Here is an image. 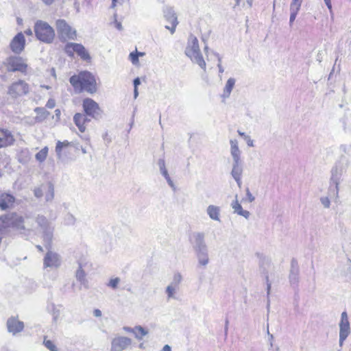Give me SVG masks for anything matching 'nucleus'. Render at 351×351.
Returning <instances> with one entry per match:
<instances>
[{"instance_id": "nucleus-1", "label": "nucleus", "mask_w": 351, "mask_h": 351, "mask_svg": "<svg viewBox=\"0 0 351 351\" xmlns=\"http://www.w3.org/2000/svg\"><path fill=\"white\" fill-rule=\"evenodd\" d=\"M32 221L30 218H23L16 213H10L0 217V232H3L8 228H12L21 233L29 234L34 228L29 226Z\"/></svg>"}, {"instance_id": "nucleus-2", "label": "nucleus", "mask_w": 351, "mask_h": 351, "mask_svg": "<svg viewBox=\"0 0 351 351\" xmlns=\"http://www.w3.org/2000/svg\"><path fill=\"white\" fill-rule=\"evenodd\" d=\"M69 81L77 93L86 91L93 94L97 91L96 80L88 71H83L77 75H73Z\"/></svg>"}, {"instance_id": "nucleus-3", "label": "nucleus", "mask_w": 351, "mask_h": 351, "mask_svg": "<svg viewBox=\"0 0 351 351\" xmlns=\"http://www.w3.org/2000/svg\"><path fill=\"white\" fill-rule=\"evenodd\" d=\"M185 54L192 62L197 64L200 68L206 71V64L201 53L197 38L191 35L189 38L187 46L185 49Z\"/></svg>"}, {"instance_id": "nucleus-4", "label": "nucleus", "mask_w": 351, "mask_h": 351, "mask_svg": "<svg viewBox=\"0 0 351 351\" xmlns=\"http://www.w3.org/2000/svg\"><path fill=\"white\" fill-rule=\"evenodd\" d=\"M35 222L42 233L45 247L46 249L51 248L54 231L52 223L43 215H38L35 219Z\"/></svg>"}, {"instance_id": "nucleus-5", "label": "nucleus", "mask_w": 351, "mask_h": 351, "mask_svg": "<svg viewBox=\"0 0 351 351\" xmlns=\"http://www.w3.org/2000/svg\"><path fill=\"white\" fill-rule=\"evenodd\" d=\"M34 32L36 38L45 43H51L54 39L53 29L46 22L38 21L34 25Z\"/></svg>"}, {"instance_id": "nucleus-6", "label": "nucleus", "mask_w": 351, "mask_h": 351, "mask_svg": "<svg viewBox=\"0 0 351 351\" xmlns=\"http://www.w3.org/2000/svg\"><path fill=\"white\" fill-rule=\"evenodd\" d=\"M343 169V166L340 163H337L331 170L330 186L328 189V195L330 198L337 199L339 197V185L342 176Z\"/></svg>"}, {"instance_id": "nucleus-7", "label": "nucleus", "mask_w": 351, "mask_h": 351, "mask_svg": "<svg viewBox=\"0 0 351 351\" xmlns=\"http://www.w3.org/2000/svg\"><path fill=\"white\" fill-rule=\"evenodd\" d=\"M29 92V84L22 80L12 83L8 88V94L12 98L22 97Z\"/></svg>"}, {"instance_id": "nucleus-8", "label": "nucleus", "mask_w": 351, "mask_h": 351, "mask_svg": "<svg viewBox=\"0 0 351 351\" xmlns=\"http://www.w3.org/2000/svg\"><path fill=\"white\" fill-rule=\"evenodd\" d=\"M5 65L8 71L10 72L19 71L25 73L27 68L25 60L19 56H10L8 58L5 62Z\"/></svg>"}, {"instance_id": "nucleus-9", "label": "nucleus", "mask_w": 351, "mask_h": 351, "mask_svg": "<svg viewBox=\"0 0 351 351\" xmlns=\"http://www.w3.org/2000/svg\"><path fill=\"white\" fill-rule=\"evenodd\" d=\"M64 51L69 56L73 57L74 53H76L84 60H90L88 52L82 44L68 43L65 45Z\"/></svg>"}, {"instance_id": "nucleus-10", "label": "nucleus", "mask_w": 351, "mask_h": 351, "mask_svg": "<svg viewBox=\"0 0 351 351\" xmlns=\"http://www.w3.org/2000/svg\"><path fill=\"white\" fill-rule=\"evenodd\" d=\"M56 28L60 36L63 40H75L77 36L76 31L63 19L56 21Z\"/></svg>"}, {"instance_id": "nucleus-11", "label": "nucleus", "mask_w": 351, "mask_h": 351, "mask_svg": "<svg viewBox=\"0 0 351 351\" xmlns=\"http://www.w3.org/2000/svg\"><path fill=\"white\" fill-rule=\"evenodd\" d=\"M47 252L43 258V267L44 268H58L62 263L61 257L59 254L51 250V248L47 249Z\"/></svg>"}, {"instance_id": "nucleus-12", "label": "nucleus", "mask_w": 351, "mask_h": 351, "mask_svg": "<svg viewBox=\"0 0 351 351\" xmlns=\"http://www.w3.org/2000/svg\"><path fill=\"white\" fill-rule=\"evenodd\" d=\"M83 108L86 114L94 119H98L101 117V110L99 104L93 99L86 98L83 101Z\"/></svg>"}, {"instance_id": "nucleus-13", "label": "nucleus", "mask_w": 351, "mask_h": 351, "mask_svg": "<svg viewBox=\"0 0 351 351\" xmlns=\"http://www.w3.org/2000/svg\"><path fill=\"white\" fill-rule=\"evenodd\" d=\"M350 333V322L348 314L343 311L341 315V320L339 322V346L341 347L344 341L347 339Z\"/></svg>"}, {"instance_id": "nucleus-14", "label": "nucleus", "mask_w": 351, "mask_h": 351, "mask_svg": "<svg viewBox=\"0 0 351 351\" xmlns=\"http://www.w3.org/2000/svg\"><path fill=\"white\" fill-rule=\"evenodd\" d=\"M194 252L208 249L205 241V234L203 232H193L189 239Z\"/></svg>"}, {"instance_id": "nucleus-15", "label": "nucleus", "mask_w": 351, "mask_h": 351, "mask_svg": "<svg viewBox=\"0 0 351 351\" xmlns=\"http://www.w3.org/2000/svg\"><path fill=\"white\" fill-rule=\"evenodd\" d=\"M132 344V339L129 337L117 335L111 341L110 351H123Z\"/></svg>"}, {"instance_id": "nucleus-16", "label": "nucleus", "mask_w": 351, "mask_h": 351, "mask_svg": "<svg viewBox=\"0 0 351 351\" xmlns=\"http://www.w3.org/2000/svg\"><path fill=\"white\" fill-rule=\"evenodd\" d=\"M15 142V137L10 130L0 128V149L11 147Z\"/></svg>"}, {"instance_id": "nucleus-17", "label": "nucleus", "mask_w": 351, "mask_h": 351, "mask_svg": "<svg viewBox=\"0 0 351 351\" xmlns=\"http://www.w3.org/2000/svg\"><path fill=\"white\" fill-rule=\"evenodd\" d=\"M25 46V38L22 32L18 33L11 40L10 47L16 54H20Z\"/></svg>"}, {"instance_id": "nucleus-18", "label": "nucleus", "mask_w": 351, "mask_h": 351, "mask_svg": "<svg viewBox=\"0 0 351 351\" xmlns=\"http://www.w3.org/2000/svg\"><path fill=\"white\" fill-rule=\"evenodd\" d=\"M233 162L231 174L240 187L241 184V174L243 172L242 161L240 159V155H233Z\"/></svg>"}, {"instance_id": "nucleus-19", "label": "nucleus", "mask_w": 351, "mask_h": 351, "mask_svg": "<svg viewBox=\"0 0 351 351\" xmlns=\"http://www.w3.org/2000/svg\"><path fill=\"white\" fill-rule=\"evenodd\" d=\"M6 326L8 331L15 335L24 329V323L16 317H11L7 320Z\"/></svg>"}, {"instance_id": "nucleus-20", "label": "nucleus", "mask_w": 351, "mask_h": 351, "mask_svg": "<svg viewBox=\"0 0 351 351\" xmlns=\"http://www.w3.org/2000/svg\"><path fill=\"white\" fill-rule=\"evenodd\" d=\"M195 254L197 260V266L206 268L210 262L208 249L196 252Z\"/></svg>"}, {"instance_id": "nucleus-21", "label": "nucleus", "mask_w": 351, "mask_h": 351, "mask_svg": "<svg viewBox=\"0 0 351 351\" xmlns=\"http://www.w3.org/2000/svg\"><path fill=\"white\" fill-rule=\"evenodd\" d=\"M15 201L14 197L7 193H0V208L6 210L12 206Z\"/></svg>"}, {"instance_id": "nucleus-22", "label": "nucleus", "mask_w": 351, "mask_h": 351, "mask_svg": "<svg viewBox=\"0 0 351 351\" xmlns=\"http://www.w3.org/2000/svg\"><path fill=\"white\" fill-rule=\"evenodd\" d=\"M157 165L159 168L161 175L165 178V180H167V182L168 183L169 186L171 189H175L176 186L168 173V171L166 167L165 161L163 159H159L157 162Z\"/></svg>"}, {"instance_id": "nucleus-23", "label": "nucleus", "mask_w": 351, "mask_h": 351, "mask_svg": "<svg viewBox=\"0 0 351 351\" xmlns=\"http://www.w3.org/2000/svg\"><path fill=\"white\" fill-rule=\"evenodd\" d=\"M157 165L159 168L161 175L165 178V180H167V182L168 183L169 186L171 189H175L176 186L168 173V171L166 167L165 161L163 159H159L157 162Z\"/></svg>"}, {"instance_id": "nucleus-24", "label": "nucleus", "mask_w": 351, "mask_h": 351, "mask_svg": "<svg viewBox=\"0 0 351 351\" xmlns=\"http://www.w3.org/2000/svg\"><path fill=\"white\" fill-rule=\"evenodd\" d=\"M73 121L79 130L81 132H84L86 130L85 123L90 121V120L86 117V115L82 113H76L73 117Z\"/></svg>"}, {"instance_id": "nucleus-25", "label": "nucleus", "mask_w": 351, "mask_h": 351, "mask_svg": "<svg viewBox=\"0 0 351 351\" xmlns=\"http://www.w3.org/2000/svg\"><path fill=\"white\" fill-rule=\"evenodd\" d=\"M235 197V201L232 202L231 204V206L234 210V213H237L239 215L244 217L245 219H248L250 215V212L243 209L241 205L237 200V195H236Z\"/></svg>"}, {"instance_id": "nucleus-26", "label": "nucleus", "mask_w": 351, "mask_h": 351, "mask_svg": "<svg viewBox=\"0 0 351 351\" xmlns=\"http://www.w3.org/2000/svg\"><path fill=\"white\" fill-rule=\"evenodd\" d=\"M86 263H84L82 261L78 262V269L75 272V278L76 279L81 283V285H84L87 280L86 279V273L84 270V267H85Z\"/></svg>"}, {"instance_id": "nucleus-27", "label": "nucleus", "mask_w": 351, "mask_h": 351, "mask_svg": "<svg viewBox=\"0 0 351 351\" xmlns=\"http://www.w3.org/2000/svg\"><path fill=\"white\" fill-rule=\"evenodd\" d=\"M220 208L215 205H209L206 208L207 215L215 221H220Z\"/></svg>"}, {"instance_id": "nucleus-28", "label": "nucleus", "mask_w": 351, "mask_h": 351, "mask_svg": "<svg viewBox=\"0 0 351 351\" xmlns=\"http://www.w3.org/2000/svg\"><path fill=\"white\" fill-rule=\"evenodd\" d=\"M163 14L165 19L169 23H178L177 16L172 8L167 7L163 10Z\"/></svg>"}, {"instance_id": "nucleus-29", "label": "nucleus", "mask_w": 351, "mask_h": 351, "mask_svg": "<svg viewBox=\"0 0 351 351\" xmlns=\"http://www.w3.org/2000/svg\"><path fill=\"white\" fill-rule=\"evenodd\" d=\"M235 80L232 77H230L226 82V86L223 88V92L222 94V97L224 99L228 98L230 95V93L234 86Z\"/></svg>"}, {"instance_id": "nucleus-30", "label": "nucleus", "mask_w": 351, "mask_h": 351, "mask_svg": "<svg viewBox=\"0 0 351 351\" xmlns=\"http://www.w3.org/2000/svg\"><path fill=\"white\" fill-rule=\"evenodd\" d=\"M180 287L174 286L173 285L169 284L165 289V293L167 294V300L171 299H177L176 294L178 293Z\"/></svg>"}, {"instance_id": "nucleus-31", "label": "nucleus", "mask_w": 351, "mask_h": 351, "mask_svg": "<svg viewBox=\"0 0 351 351\" xmlns=\"http://www.w3.org/2000/svg\"><path fill=\"white\" fill-rule=\"evenodd\" d=\"M61 306H56L53 303L49 304L47 306L48 311L53 315V320L56 322L60 315Z\"/></svg>"}, {"instance_id": "nucleus-32", "label": "nucleus", "mask_w": 351, "mask_h": 351, "mask_svg": "<svg viewBox=\"0 0 351 351\" xmlns=\"http://www.w3.org/2000/svg\"><path fill=\"white\" fill-rule=\"evenodd\" d=\"M45 186L47 189L45 195V200L47 202L52 201L54 197V186L51 182H49Z\"/></svg>"}, {"instance_id": "nucleus-33", "label": "nucleus", "mask_w": 351, "mask_h": 351, "mask_svg": "<svg viewBox=\"0 0 351 351\" xmlns=\"http://www.w3.org/2000/svg\"><path fill=\"white\" fill-rule=\"evenodd\" d=\"M289 278L292 286H297L299 282V271L290 270Z\"/></svg>"}, {"instance_id": "nucleus-34", "label": "nucleus", "mask_w": 351, "mask_h": 351, "mask_svg": "<svg viewBox=\"0 0 351 351\" xmlns=\"http://www.w3.org/2000/svg\"><path fill=\"white\" fill-rule=\"evenodd\" d=\"M302 1V0H292L290 4V12L298 13L300 9Z\"/></svg>"}, {"instance_id": "nucleus-35", "label": "nucleus", "mask_w": 351, "mask_h": 351, "mask_svg": "<svg viewBox=\"0 0 351 351\" xmlns=\"http://www.w3.org/2000/svg\"><path fill=\"white\" fill-rule=\"evenodd\" d=\"M148 332L141 326H136L135 337L139 340L142 339L144 336L147 335Z\"/></svg>"}, {"instance_id": "nucleus-36", "label": "nucleus", "mask_w": 351, "mask_h": 351, "mask_svg": "<svg viewBox=\"0 0 351 351\" xmlns=\"http://www.w3.org/2000/svg\"><path fill=\"white\" fill-rule=\"evenodd\" d=\"M182 281V276L180 272L174 273L171 285L180 287V285Z\"/></svg>"}, {"instance_id": "nucleus-37", "label": "nucleus", "mask_w": 351, "mask_h": 351, "mask_svg": "<svg viewBox=\"0 0 351 351\" xmlns=\"http://www.w3.org/2000/svg\"><path fill=\"white\" fill-rule=\"evenodd\" d=\"M43 344L50 351H58V349L53 342L51 340L47 339L46 337L44 338Z\"/></svg>"}, {"instance_id": "nucleus-38", "label": "nucleus", "mask_w": 351, "mask_h": 351, "mask_svg": "<svg viewBox=\"0 0 351 351\" xmlns=\"http://www.w3.org/2000/svg\"><path fill=\"white\" fill-rule=\"evenodd\" d=\"M76 221L75 217L71 213H67L64 219V222L65 225L67 226H73L75 224Z\"/></svg>"}, {"instance_id": "nucleus-39", "label": "nucleus", "mask_w": 351, "mask_h": 351, "mask_svg": "<svg viewBox=\"0 0 351 351\" xmlns=\"http://www.w3.org/2000/svg\"><path fill=\"white\" fill-rule=\"evenodd\" d=\"M266 283H267V310H269V306H270V300H269V294H270V290L271 287V284L269 280V276H266L265 277Z\"/></svg>"}, {"instance_id": "nucleus-40", "label": "nucleus", "mask_w": 351, "mask_h": 351, "mask_svg": "<svg viewBox=\"0 0 351 351\" xmlns=\"http://www.w3.org/2000/svg\"><path fill=\"white\" fill-rule=\"evenodd\" d=\"M129 59L134 65H137L138 64L139 60L137 50L130 53Z\"/></svg>"}, {"instance_id": "nucleus-41", "label": "nucleus", "mask_w": 351, "mask_h": 351, "mask_svg": "<svg viewBox=\"0 0 351 351\" xmlns=\"http://www.w3.org/2000/svg\"><path fill=\"white\" fill-rule=\"evenodd\" d=\"M70 143L67 141L63 142L58 141L56 146V152L57 154H60L62 151L63 147H68Z\"/></svg>"}, {"instance_id": "nucleus-42", "label": "nucleus", "mask_w": 351, "mask_h": 351, "mask_svg": "<svg viewBox=\"0 0 351 351\" xmlns=\"http://www.w3.org/2000/svg\"><path fill=\"white\" fill-rule=\"evenodd\" d=\"M121 280L119 278L116 277L114 278H112L110 280L108 283L107 284V286L109 287H111L113 289H116L118 287L119 283L120 282Z\"/></svg>"}, {"instance_id": "nucleus-43", "label": "nucleus", "mask_w": 351, "mask_h": 351, "mask_svg": "<svg viewBox=\"0 0 351 351\" xmlns=\"http://www.w3.org/2000/svg\"><path fill=\"white\" fill-rule=\"evenodd\" d=\"M44 190H46V186L45 185H42L40 187L34 189V194L37 198H40L43 195Z\"/></svg>"}, {"instance_id": "nucleus-44", "label": "nucleus", "mask_w": 351, "mask_h": 351, "mask_svg": "<svg viewBox=\"0 0 351 351\" xmlns=\"http://www.w3.org/2000/svg\"><path fill=\"white\" fill-rule=\"evenodd\" d=\"M231 154H237L239 150L238 142L237 140L230 141Z\"/></svg>"}, {"instance_id": "nucleus-45", "label": "nucleus", "mask_w": 351, "mask_h": 351, "mask_svg": "<svg viewBox=\"0 0 351 351\" xmlns=\"http://www.w3.org/2000/svg\"><path fill=\"white\" fill-rule=\"evenodd\" d=\"M117 14H114V21L111 22V25H114V26L119 31H121L123 29V27L121 25V22L118 21L117 20Z\"/></svg>"}, {"instance_id": "nucleus-46", "label": "nucleus", "mask_w": 351, "mask_h": 351, "mask_svg": "<svg viewBox=\"0 0 351 351\" xmlns=\"http://www.w3.org/2000/svg\"><path fill=\"white\" fill-rule=\"evenodd\" d=\"M320 202L326 208H328L330 206V201L328 197H322L320 198Z\"/></svg>"}, {"instance_id": "nucleus-47", "label": "nucleus", "mask_w": 351, "mask_h": 351, "mask_svg": "<svg viewBox=\"0 0 351 351\" xmlns=\"http://www.w3.org/2000/svg\"><path fill=\"white\" fill-rule=\"evenodd\" d=\"M290 270H295V271H299V266L298 263L296 259L293 258L291 262V269Z\"/></svg>"}, {"instance_id": "nucleus-48", "label": "nucleus", "mask_w": 351, "mask_h": 351, "mask_svg": "<svg viewBox=\"0 0 351 351\" xmlns=\"http://www.w3.org/2000/svg\"><path fill=\"white\" fill-rule=\"evenodd\" d=\"M215 56L218 60L217 66L219 68V72L220 73H222L224 71V69H223V66H221V58L218 53H215Z\"/></svg>"}, {"instance_id": "nucleus-49", "label": "nucleus", "mask_w": 351, "mask_h": 351, "mask_svg": "<svg viewBox=\"0 0 351 351\" xmlns=\"http://www.w3.org/2000/svg\"><path fill=\"white\" fill-rule=\"evenodd\" d=\"M246 197L249 202H252L255 199L254 196L251 193L248 188L246 189Z\"/></svg>"}, {"instance_id": "nucleus-50", "label": "nucleus", "mask_w": 351, "mask_h": 351, "mask_svg": "<svg viewBox=\"0 0 351 351\" xmlns=\"http://www.w3.org/2000/svg\"><path fill=\"white\" fill-rule=\"evenodd\" d=\"M171 27L169 25H165V28L169 29L170 31L171 34H173L176 31V26L178 24V23H171Z\"/></svg>"}, {"instance_id": "nucleus-51", "label": "nucleus", "mask_w": 351, "mask_h": 351, "mask_svg": "<svg viewBox=\"0 0 351 351\" xmlns=\"http://www.w3.org/2000/svg\"><path fill=\"white\" fill-rule=\"evenodd\" d=\"M56 106V101L54 99H49L47 102V104H46V106L48 108H53Z\"/></svg>"}, {"instance_id": "nucleus-52", "label": "nucleus", "mask_w": 351, "mask_h": 351, "mask_svg": "<svg viewBox=\"0 0 351 351\" xmlns=\"http://www.w3.org/2000/svg\"><path fill=\"white\" fill-rule=\"evenodd\" d=\"M123 329L125 331V332H132L133 333L134 335L136 334V326L134 328H130V327H128V326H124L123 328Z\"/></svg>"}, {"instance_id": "nucleus-53", "label": "nucleus", "mask_w": 351, "mask_h": 351, "mask_svg": "<svg viewBox=\"0 0 351 351\" xmlns=\"http://www.w3.org/2000/svg\"><path fill=\"white\" fill-rule=\"evenodd\" d=\"M244 140L245 141V142H246V143L247 144L248 146H250V147H253L254 146L253 140L251 139L250 136H245V139Z\"/></svg>"}, {"instance_id": "nucleus-54", "label": "nucleus", "mask_w": 351, "mask_h": 351, "mask_svg": "<svg viewBox=\"0 0 351 351\" xmlns=\"http://www.w3.org/2000/svg\"><path fill=\"white\" fill-rule=\"evenodd\" d=\"M36 158L39 162H43L46 160L47 155H35Z\"/></svg>"}, {"instance_id": "nucleus-55", "label": "nucleus", "mask_w": 351, "mask_h": 351, "mask_svg": "<svg viewBox=\"0 0 351 351\" xmlns=\"http://www.w3.org/2000/svg\"><path fill=\"white\" fill-rule=\"evenodd\" d=\"M298 13H295L294 12H290V19H289V22L291 24L295 19L296 18V16H297Z\"/></svg>"}, {"instance_id": "nucleus-56", "label": "nucleus", "mask_w": 351, "mask_h": 351, "mask_svg": "<svg viewBox=\"0 0 351 351\" xmlns=\"http://www.w3.org/2000/svg\"><path fill=\"white\" fill-rule=\"evenodd\" d=\"M133 84H134V88H138V86L140 85V84H141L140 78L139 77L135 78L133 81Z\"/></svg>"}, {"instance_id": "nucleus-57", "label": "nucleus", "mask_w": 351, "mask_h": 351, "mask_svg": "<svg viewBox=\"0 0 351 351\" xmlns=\"http://www.w3.org/2000/svg\"><path fill=\"white\" fill-rule=\"evenodd\" d=\"M93 315L94 316L99 317L101 316V311L99 309H95L93 311Z\"/></svg>"}, {"instance_id": "nucleus-58", "label": "nucleus", "mask_w": 351, "mask_h": 351, "mask_svg": "<svg viewBox=\"0 0 351 351\" xmlns=\"http://www.w3.org/2000/svg\"><path fill=\"white\" fill-rule=\"evenodd\" d=\"M327 8L331 11L332 4L330 0H324Z\"/></svg>"}, {"instance_id": "nucleus-59", "label": "nucleus", "mask_w": 351, "mask_h": 351, "mask_svg": "<svg viewBox=\"0 0 351 351\" xmlns=\"http://www.w3.org/2000/svg\"><path fill=\"white\" fill-rule=\"evenodd\" d=\"M340 152H349V150H348V147L346 145H341L340 147Z\"/></svg>"}, {"instance_id": "nucleus-60", "label": "nucleus", "mask_w": 351, "mask_h": 351, "mask_svg": "<svg viewBox=\"0 0 351 351\" xmlns=\"http://www.w3.org/2000/svg\"><path fill=\"white\" fill-rule=\"evenodd\" d=\"M49 149L47 147L43 148L38 154H47Z\"/></svg>"}, {"instance_id": "nucleus-61", "label": "nucleus", "mask_w": 351, "mask_h": 351, "mask_svg": "<svg viewBox=\"0 0 351 351\" xmlns=\"http://www.w3.org/2000/svg\"><path fill=\"white\" fill-rule=\"evenodd\" d=\"M24 33L27 36H32L33 34L32 30L31 29H26Z\"/></svg>"}, {"instance_id": "nucleus-62", "label": "nucleus", "mask_w": 351, "mask_h": 351, "mask_svg": "<svg viewBox=\"0 0 351 351\" xmlns=\"http://www.w3.org/2000/svg\"><path fill=\"white\" fill-rule=\"evenodd\" d=\"M163 351H171V348L169 345H165L163 348Z\"/></svg>"}, {"instance_id": "nucleus-63", "label": "nucleus", "mask_w": 351, "mask_h": 351, "mask_svg": "<svg viewBox=\"0 0 351 351\" xmlns=\"http://www.w3.org/2000/svg\"><path fill=\"white\" fill-rule=\"evenodd\" d=\"M138 95V88H134V99H136Z\"/></svg>"}, {"instance_id": "nucleus-64", "label": "nucleus", "mask_w": 351, "mask_h": 351, "mask_svg": "<svg viewBox=\"0 0 351 351\" xmlns=\"http://www.w3.org/2000/svg\"><path fill=\"white\" fill-rule=\"evenodd\" d=\"M43 1L46 5H51L54 1V0H43Z\"/></svg>"}]
</instances>
